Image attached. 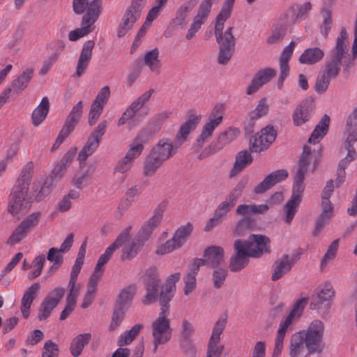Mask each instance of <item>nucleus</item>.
<instances>
[{
  "label": "nucleus",
  "instance_id": "obj_1",
  "mask_svg": "<svg viewBox=\"0 0 357 357\" xmlns=\"http://www.w3.org/2000/svg\"><path fill=\"white\" fill-rule=\"evenodd\" d=\"M188 114L189 119L181 126L174 142L169 139H160L146 157L143 165V174L145 176L154 175L166 160L175 155L177 149L186 140L189 133L199 124L201 120L200 115H196L193 110L189 111Z\"/></svg>",
  "mask_w": 357,
  "mask_h": 357
},
{
  "label": "nucleus",
  "instance_id": "obj_2",
  "mask_svg": "<svg viewBox=\"0 0 357 357\" xmlns=\"http://www.w3.org/2000/svg\"><path fill=\"white\" fill-rule=\"evenodd\" d=\"M180 273H175L169 275L166 280L165 285L162 287L159 301L161 306L158 317L152 323V336L153 352L156 353L161 344L169 342L172 337V328L170 321L167 318L169 314V303L172 299L176 291V283L180 279Z\"/></svg>",
  "mask_w": 357,
  "mask_h": 357
},
{
  "label": "nucleus",
  "instance_id": "obj_3",
  "mask_svg": "<svg viewBox=\"0 0 357 357\" xmlns=\"http://www.w3.org/2000/svg\"><path fill=\"white\" fill-rule=\"evenodd\" d=\"M312 159L311 149L305 145L300 156L298 166L294 176L292 194L284 207L285 222L290 224L298 211L305 190V176Z\"/></svg>",
  "mask_w": 357,
  "mask_h": 357
},
{
  "label": "nucleus",
  "instance_id": "obj_4",
  "mask_svg": "<svg viewBox=\"0 0 357 357\" xmlns=\"http://www.w3.org/2000/svg\"><path fill=\"white\" fill-rule=\"evenodd\" d=\"M33 168V165L31 162L23 167L10 195L8 210L17 219L25 215L31 206L32 201L28 197V192Z\"/></svg>",
  "mask_w": 357,
  "mask_h": 357
},
{
  "label": "nucleus",
  "instance_id": "obj_5",
  "mask_svg": "<svg viewBox=\"0 0 357 357\" xmlns=\"http://www.w3.org/2000/svg\"><path fill=\"white\" fill-rule=\"evenodd\" d=\"M247 182L248 180L246 178L239 181L226 196L225 200L219 204L214 211L213 217L207 221L204 227L205 231H211L215 227L220 225L226 219L227 213L234 207L238 199L242 195Z\"/></svg>",
  "mask_w": 357,
  "mask_h": 357
},
{
  "label": "nucleus",
  "instance_id": "obj_6",
  "mask_svg": "<svg viewBox=\"0 0 357 357\" xmlns=\"http://www.w3.org/2000/svg\"><path fill=\"white\" fill-rule=\"evenodd\" d=\"M349 38L348 33L344 27L341 29L340 33L337 38L335 47L331 50L329 56L333 57L337 53L340 54L339 59L341 61L338 65L343 68L344 73L348 74L351 68L354 66V62L357 58V36H354L352 45V54H349ZM340 63V61H338Z\"/></svg>",
  "mask_w": 357,
  "mask_h": 357
},
{
  "label": "nucleus",
  "instance_id": "obj_7",
  "mask_svg": "<svg viewBox=\"0 0 357 357\" xmlns=\"http://www.w3.org/2000/svg\"><path fill=\"white\" fill-rule=\"evenodd\" d=\"M324 331V323L318 319L312 321L306 330L300 331L305 340L308 355L321 354L323 351Z\"/></svg>",
  "mask_w": 357,
  "mask_h": 357
},
{
  "label": "nucleus",
  "instance_id": "obj_8",
  "mask_svg": "<svg viewBox=\"0 0 357 357\" xmlns=\"http://www.w3.org/2000/svg\"><path fill=\"white\" fill-rule=\"evenodd\" d=\"M340 54L330 56L326 59L324 68L318 73L316 82L314 86V90L317 93L322 94L326 91L330 84L331 80L335 79L340 75L341 67L338 65Z\"/></svg>",
  "mask_w": 357,
  "mask_h": 357
},
{
  "label": "nucleus",
  "instance_id": "obj_9",
  "mask_svg": "<svg viewBox=\"0 0 357 357\" xmlns=\"http://www.w3.org/2000/svg\"><path fill=\"white\" fill-rule=\"evenodd\" d=\"M149 140L146 132H142L135 138L126 155L120 159L114 168V173L126 174L132 167L135 160L142 154L144 150L143 143Z\"/></svg>",
  "mask_w": 357,
  "mask_h": 357
},
{
  "label": "nucleus",
  "instance_id": "obj_10",
  "mask_svg": "<svg viewBox=\"0 0 357 357\" xmlns=\"http://www.w3.org/2000/svg\"><path fill=\"white\" fill-rule=\"evenodd\" d=\"M101 6V0H93L89 4L87 12L82 17L81 27L70 31L68 38L70 41H76L92 32L91 26L99 17Z\"/></svg>",
  "mask_w": 357,
  "mask_h": 357
},
{
  "label": "nucleus",
  "instance_id": "obj_11",
  "mask_svg": "<svg viewBox=\"0 0 357 357\" xmlns=\"http://www.w3.org/2000/svg\"><path fill=\"white\" fill-rule=\"evenodd\" d=\"M240 134L237 128L229 127L220 132L213 142L207 146L199 155V160L206 159L213 154L219 152L227 144L233 142Z\"/></svg>",
  "mask_w": 357,
  "mask_h": 357
},
{
  "label": "nucleus",
  "instance_id": "obj_12",
  "mask_svg": "<svg viewBox=\"0 0 357 357\" xmlns=\"http://www.w3.org/2000/svg\"><path fill=\"white\" fill-rule=\"evenodd\" d=\"M107 127V122L106 120H103L91 132L85 144L78 154L77 160L80 165L98 148L102 137L106 132Z\"/></svg>",
  "mask_w": 357,
  "mask_h": 357
},
{
  "label": "nucleus",
  "instance_id": "obj_13",
  "mask_svg": "<svg viewBox=\"0 0 357 357\" xmlns=\"http://www.w3.org/2000/svg\"><path fill=\"white\" fill-rule=\"evenodd\" d=\"M233 29V26H229L220 38L215 37L216 42L220 45L218 55L219 64L226 65L234 54L236 39L232 33Z\"/></svg>",
  "mask_w": 357,
  "mask_h": 357
},
{
  "label": "nucleus",
  "instance_id": "obj_14",
  "mask_svg": "<svg viewBox=\"0 0 357 357\" xmlns=\"http://www.w3.org/2000/svg\"><path fill=\"white\" fill-rule=\"evenodd\" d=\"M192 231V225L188 222L185 225L181 226L175 231L173 237L160 246L156 253L165 255L180 248L187 241Z\"/></svg>",
  "mask_w": 357,
  "mask_h": 357
},
{
  "label": "nucleus",
  "instance_id": "obj_15",
  "mask_svg": "<svg viewBox=\"0 0 357 357\" xmlns=\"http://www.w3.org/2000/svg\"><path fill=\"white\" fill-rule=\"evenodd\" d=\"M144 7L136 1H132L127 7L117 29V36L122 38L132 29L134 24L140 18Z\"/></svg>",
  "mask_w": 357,
  "mask_h": 357
},
{
  "label": "nucleus",
  "instance_id": "obj_16",
  "mask_svg": "<svg viewBox=\"0 0 357 357\" xmlns=\"http://www.w3.org/2000/svg\"><path fill=\"white\" fill-rule=\"evenodd\" d=\"M224 105H217L214 107L204 123L202 130L197 139L199 148L212 135L215 128L222 122Z\"/></svg>",
  "mask_w": 357,
  "mask_h": 357
},
{
  "label": "nucleus",
  "instance_id": "obj_17",
  "mask_svg": "<svg viewBox=\"0 0 357 357\" xmlns=\"http://www.w3.org/2000/svg\"><path fill=\"white\" fill-rule=\"evenodd\" d=\"M83 113V102L79 101L69 112L66 121L56 138L55 146L61 145L79 122Z\"/></svg>",
  "mask_w": 357,
  "mask_h": 357
},
{
  "label": "nucleus",
  "instance_id": "obj_18",
  "mask_svg": "<svg viewBox=\"0 0 357 357\" xmlns=\"http://www.w3.org/2000/svg\"><path fill=\"white\" fill-rule=\"evenodd\" d=\"M144 287L146 294L142 299L144 305H148L156 302L158 298V288L160 280L155 268H148L145 273Z\"/></svg>",
  "mask_w": 357,
  "mask_h": 357
},
{
  "label": "nucleus",
  "instance_id": "obj_19",
  "mask_svg": "<svg viewBox=\"0 0 357 357\" xmlns=\"http://www.w3.org/2000/svg\"><path fill=\"white\" fill-rule=\"evenodd\" d=\"M40 216V212L29 214L13 231L8 240V243L15 245L24 239L38 225Z\"/></svg>",
  "mask_w": 357,
  "mask_h": 357
},
{
  "label": "nucleus",
  "instance_id": "obj_20",
  "mask_svg": "<svg viewBox=\"0 0 357 357\" xmlns=\"http://www.w3.org/2000/svg\"><path fill=\"white\" fill-rule=\"evenodd\" d=\"M63 287H56L45 297L40 303L38 318L40 321L46 320L51 314L52 310L57 306L65 294Z\"/></svg>",
  "mask_w": 357,
  "mask_h": 357
},
{
  "label": "nucleus",
  "instance_id": "obj_21",
  "mask_svg": "<svg viewBox=\"0 0 357 357\" xmlns=\"http://www.w3.org/2000/svg\"><path fill=\"white\" fill-rule=\"evenodd\" d=\"M276 131L273 126H267L261 129L259 133H257L250 141V149L251 151L260 153L266 150L275 141Z\"/></svg>",
  "mask_w": 357,
  "mask_h": 357
},
{
  "label": "nucleus",
  "instance_id": "obj_22",
  "mask_svg": "<svg viewBox=\"0 0 357 357\" xmlns=\"http://www.w3.org/2000/svg\"><path fill=\"white\" fill-rule=\"evenodd\" d=\"M250 245L242 240H236L234 242V255L231 256L229 262V269L232 272H238L242 270L248 262L250 255Z\"/></svg>",
  "mask_w": 357,
  "mask_h": 357
},
{
  "label": "nucleus",
  "instance_id": "obj_23",
  "mask_svg": "<svg viewBox=\"0 0 357 357\" xmlns=\"http://www.w3.org/2000/svg\"><path fill=\"white\" fill-rule=\"evenodd\" d=\"M214 0H203L199 6L197 13L194 17L192 24L188 30L185 38L187 40L192 39L202 26L206 22L211 13Z\"/></svg>",
  "mask_w": 357,
  "mask_h": 357
},
{
  "label": "nucleus",
  "instance_id": "obj_24",
  "mask_svg": "<svg viewBox=\"0 0 357 357\" xmlns=\"http://www.w3.org/2000/svg\"><path fill=\"white\" fill-rule=\"evenodd\" d=\"M165 208L166 204L165 203H160L157 206L153 211V215L144 222L142 228L138 231L137 235L139 238H142L144 241L149 239L153 230L160 225Z\"/></svg>",
  "mask_w": 357,
  "mask_h": 357
},
{
  "label": "nucleus",
  "instance_id": "obj_25",
  "mask_svg": "<svg viewBox=\"0 0 357 357\" xmlns=\"http://www.w3.org/2000/svg\"><path fill=\"white\" fill-rule=\"evenodd\" d=\"M132 227L126 228L116 238L114 242L107 248L105 252L100 256L95 266L96 271H102L103 266L109 261L114 252L119 248L128 239L131 231Z\"/></svg>",
  "mask_w": 357,
  "mask_h": 357
},
{
  "label": "nucleus",
  "instance_id": "obj_26",
  "mask_svg": "<svg viewBox=\"0 0 357 357\" xmlns=\"http://www.w3.org/2000/svg\"><path fill=\"white\" fill-rule=\"evenodd\" d=\"M243 242L249 243L250 255L252 257L259 258L264 253L271 252V240L264 235L251 234L248 240Z\"/></svg>",
  "mask_w": 357,
  "mask_h": 357
},
{
  "label": "nucleus",
  "instance_id": "obj_27",
  "mask_svg": "<svg viewBox=\"0 0 357 357\" xmlns=\"http://www.w3.org/2000/svg\"><path fill=\"white\" fill-rule=\"evenodd\" d=\"M314 102L311 98L301 102L294 110L292 119L295 126H300L308 121L314 112Z\"/></svg>",
  "mask_w": 357,
  "mask_h": 357
},
{
  "label": "nucleus",
  "instance_id": "obj_28",
  "mask_svg": "<svg viewBox=\"0 0 357 357\" xmlns=\"http://www.w3.org/2000/svg\"><path fill=\"white\" fill-rule=\"evenodd\" d=\"M276 75V70L272 68H266L259 70L253 77L250 84L248 85L246 93L251 95L263 85L271 81Z\"/></svg>",
  "mask_w": 357,
  "mask_h": 357
},
{
  "label": "nucleus",
  "instance_id": "obj_29",
  "mask_svg": "<svg viewBox=\"0 0 357 357\" xmlns=\"http://www.w3.org/2000/svg\"><path fill=\"white\" fill-rule=\"evenodd\" d=\"M153 92V89H149L142 94L137 100L133 101L119 119L118 126L125 124L127 121L132 118L136 112H138L150 99Z\"/></svg>",
  "mask_w": 357,
  "mask_h": 357
},
{
  "label": "nucleus",
  "instance_id": "obj_30",
  "mask_svg": "<svg viewBox=\"0 0 357 357\" xmlns=\"http://www.w3.org/2000/svg\"><path fill=\"white\" fill-rule=\"evenodd\" d=\"M295 263L296 259L293 256L288 255H282L273 265V272L271 275V280L275 282L282 278L290 271Z\"/></svg>",
  "mask_w": 357,
  "mask_h": 357
},
{
  "label": "nucleus",
  "instance_id": "obj_31",
  "mask_svg": "<svg viewBox=\"0 0 357 357\" xmlns=\"http://www.w3.org/2000/svg\"><path fill=\"white\" fill-rule=\"evenodd\" d=\"M94 46L95 42L92 40H87L84 43L74 76L79 77L85 73L92 58V51Z\"/></svg>",
  "mask_w": 357,
  "mask_h": 357
},
{
  "label": "nucleus",
  "instance_id": "obj_32",
  "mask_svg": "<svg viewBox=\"0 0 357 357\" xmlns=\"http://www.w3.org/2000/svg\"><path fill=\"white\" fill-rule=\"evenodd\" d=\"M205 265L218 268L225 261V251L222 247L211 245L205 249L204 259Z\"/></svg>",
  "mask_w": 357,
  "mask_h": 357
},
{
  "label": "nucleus",
  "instance_id": "obj_33",
  "mask_svg": "<svg viewBox=\"0 0 357 357\" xmlns=\"http://www.w3.org/2000/svg\"><path fill=\"white\" fill-rule=\"evenodd\" d=\"M296 319L294 317L288 314L284 319L282 320L279 328L277 331V335L275 340V347L272 354V357H279L283 349L284 340L288 328L291 325L293 321Z\"/></svg>",
  "mask_w": 357,
  "mask_h": 357
},
{
  "label": "nucleus",
  "instance_id": "obj_34",
  "mask_svg": "<svg viewBox=\"0 0 357 357\" xmlns=\"http://www.w3.org/2000/svg\"><path fill=\"white\" fill-rule=\"evenodd\" d=\"M59 178L53 176V173L47 177L43 182L40 181H35L33 183V188H35V199L37 202H40L48 196L52 191V188L54 182L59 181Z\"/></svg>",
  "mask_w": 357,
  "mask_h": 357
},
{
  "label": "nucleus",
  "instance_id": "obj_35",
  "mask_svg": "<svg viewBox=\"0 0 357 357\" xmlns=\"http://www.w3.org/2000/svg\"><path fill=\"white\" fill-rule=\"evenodd\" d=\"M347 150V155L342 159L337 166L336 172L335 185L337 188L340 187L345 180L346 172L345 169L349 166L351 161H354L357 158V153L354 147H345Z\"/></svg>",
  "mask_w": 357,
  "mask_h": 357
},
{
  "label": "nucleus",
  "instance_id": "obj_36",
  "mask_svg": "<svg viewBox=\"0 0 357 357\" xmlns=\"http://www.w3.org/2000/svg\"><path fill=\"white\" fill-rule=\"evenodd\" d=\"M40 289L39 283H33L24 293L21 301V311L23 317L27 319L29 316L31 305Z\"/></svg>",
  "mask_w": 357,
  "mask_h": 357
},
{
  "label": "nucleus",
  "instance_id": "obj_37",
  "mask_svg": "<svg viewBox=\"0 0 357 357\" xmlns=\"http://www.w3.org/2000/svg\"><path fill=\"white\" fill-rule=\"evenodd\" d=\"M40 289L39 283H33L24 293L21 301V311L23 317L27 319L29 316L31 305Z\"/></svg>",
  "mask_w": 357,
  "mask_h": 357
},
{
  "label": "nucleus",
  "instance_id": "obj_38",
  "mask_svg": "<svg viewBox=\"0 0 357 357\" xmlns=\"http://www.w3.org/2000/svg\"><path fill=\"white\" fill-rule=\"evenodd\" d=\"M324 55V51L319 47L307 48L300 55L298 61L303 64L312 65L319 62Z\"/></svg>",
  "mask_w": 357,
  "mask_h": 357
},
{
  "label": "nucleus",
  "instance_id": "obj_39",
  "mask_svg": "<svg viewBox=\"0 0 357 357\" xmlns=\"http://www.w3.org/2000/svg\"><path fill=\"white\" fill-rule=\"evenodd\" d=\"M322 211L316 222L314 234L319 232L324 227L326 223L333 217V206L329 199H322Z\"/></svg>",
  "mask_w": 357,
  "mask_h": 357
},
{
  "label": "nucleus",
  "instance_id": "obj_40",
  "mask_svg": "<svg viewBox=\"0 0 357 357\" xmlns=\"http://www.w3.org/2000/svg\"><path fill=\"white\" fill-rule=\"evenodd\" d=\"M330 121V117L327 114H324L321 117L320 121L314 128L308 139L309 143L316 144L327 134Z\"/></svg>",
  "mask_w": 357,
  "mask_h": 357
},
{
  "label": "nucleus",
  "instance_id": "obj_41",
  "mask_svg": "<svg viewBox=\"0 0 357 357\" xmlns=\"http://www.w3.org/2000/svg\"><path fill=\"white\" fill-rule=\"evenodd\" d=\"M252 162V157L248 151H240L236 156V160L229 172V176L231 178L235 176Z\"/></svg>",
  "mask_w": 357,
  "mask_h": 357
},
{
  "label": "nucleus",
  "instance_id": "obj_42",
  "mask_svg": "<svg viewBox=\"0 0 357 357\" xmlns=\"http://www.w3.org/2000/svg\"><path fill=\"white\" fill-rule=\"evenodd\" d=\"M33 68H26L11 82V89L16 93H22L28 86L33 77Z\"/></svg>",
  "mask_w": 357,
  "mask_h": 357
},
{
  "label": "nucleus",
  "instance_id": "obj_43",
  "mask_svg": "<svg viewBox=\"0 0 357 357\" xmlns=\"http://www.w3.org/2000/svg\"><path fill=\"white\" fill-rule=\"evenodd\" d=\"M334 294L335 291L331 284L329 283L325 284L317 296L312 298V301L310 303V308L312 310L319 308L324 301H329L334 296Z\"/></svg>",
  "mask_w": 357,
  "mask_h": 357
},
{
  "label": "nucleus",
  "instance_id": "obj_44",
  "mask_svg": "<svg viewBox=\"0 0 357 357\" xmlns=\"http://www.w3.org/2000/svg\"><path fill=\"white\" fill-rule=\"evenodd\" d=\"M91 339V334L85 333L79 334L71 342L70 354L73 357L79 356L86 345L89 344Z\"/></svg>",
  "mask_w": 357,
  "mask_h": 357
},
{
  "label": "nucleus",
  "instance_id": "obj_45",
  "mask_svg": "<svg viewBox=\"0 0 357 357\" xmlns=\"http://www.w3.org/2000/svg\"><path fill=\"white\" fill-rule=\"evenodd\" d=\"M233 230L235 236H243L256 227L255 220L249 215H243Z\"/></svg>",
  "mask_w": 357,
  "mask_h": 357
},
{
  "label": "nucleus",
  "instance_id": "obj_46",
  "mask_svg": "<svg viewBox=\"0 0 357 357\" xmlns=\"http://www.w3.org/2000/svg\"><path fill=\"white\" fill-rule=\"evenodd\" d=\"M136 292V285L132 284L126 287L120 291L115 305L123 307L125 311H126L131 304Z\"/></svg>",
  "mask_w": 357,
  "mask_h": 357
},
{
  "label": "nucleus",
  "instance_id": "obj_47",
  "mask_svg": "<svg viewBox=\"0 0 357 357\" xmlns=\"http://www.w3.org/2000/svg\"><path fill=\"white\" fill-rule=\"evenodd\" d=\"M305 348V342L302 333L300 331L294 333L290 339L289 356L298 357L304 351Z\"/></svg>",
  "mask_w": 357,
  "mask_h": 357
},
{
  "label": "nucleus",
  "instance_id": "obj_48",
  "mask_svg": "<svg viewBox=\"0 0 357 357\" xmlns=\"http://www.w3.org/2000/svg\"><path fill=\"white\" fill-rule=\"evenodd\" d=\"M49 106L48 98L47 97L43 98L40 105L32 113V123L35 126H38L45 119L49 112Z\"/></svg>",
  "mask_w": 357,
  "mask_h": 357
},
{
  "label": "nucleus",
  "instance_id": "obj_49",
  "mask_svg": "<svg viewBox=\"0 0 357 357\" xmlns=\"http://www.w3.org/2000/svg\"><path fill=\"white\" fill-rule=\"evenodd\" d=\"M76 151L77 150L75 148L66 152V153L61 158L59 163L52 171L53 173V176H56V178H59L63 176L65 170L72 163L75 156Z\"/></svg>",
  "mask_w": 357,
  "mask_h": 357
},
{
  "label": "nucleus",
  "instance_id": "obj_50",
  "mask_svg": "<svg viewBox=\"0 0 357 357\" xmlns=\"http://www.w3.org/2000/svg\"><path fill=\"white\" fill-rule=\"evenodd\" d=\"M144 241L139 236L135 238L129 245L125 246L122 250L121 259L130 260L133 259L144 245Z\"/></svg>",
  "mask_w": 357,
  "mask_h": 357
},
{
  "label": "nucleus",
  "instance_id": "obj_51",
  "mask_svg": "<svg viewBox=\"0 0 357 357\" xmlns=\"http://www.w3.org/2000/svg\"><path fill=\"white\" fill-rule=\"evenodd\" d=\"M268 210L267 204H240L237 206L236 213L240 215L250 214H263Z\"/></svg>",
  "mask_w": 357,
  "mask_h": 357
},
{
  "label": "nucleus",
  "instance_id": "obj_52",
  "mask_svg": "<svg viewBox=\"0 0 357 357\" xmlns=\"http://www.w3.org/2000/svg\"><path fill=\"white\" fill-rule=\"evenodd\" d=\"M144 63L153 73H159L161 62L159 60V51L157 48L148 51L144 58Z\"/></svg>",
  "mask_w": 357,
  "mask_h": 357
},
{
  "label": "nucleus",
  "instance_id": "obj_53",
  "mask_svg": "<svg viewBox=\"0 0 357 357\" xmlns=\"http://www.w3.org/2000/svg\"><path fill=\"white\" fill-rule=\"evenodd\" d=\"M198 1L199 0H190L182 4L176 11L174 19V22L178 26L185 25L188 13L197 4Z\"/></svg>",
  "mask_w": 357,
  "mask_h": 357
},
{
  "label": "nucleus",
  "instance_id": "obj_54",
  "mask_svg": "<svg viewBox=\"0 0 357 357\" xmlns=\"http://www.w3.org/2000/svg\"><path fill=\"white\" fill-rule=\"evenodd\" d=\"M142 327L143 326L142 324H135L130 330L124 332L121 335L118 344L120 347L130 344L138 335Z\"/></svg>",
  "mask_w": 357,
  "mask_h": 357
},
{
  "label": "nucleus",
  "instance_id": "obj_55",
  "mask_svg": "<svg viewBox=\"0 0 357 357\" xmlns=\"http://www.w3.org/2000/svg\"><path fill=\"white\" fill-rule=\"evenodd\" d=\"M323 15V22L321 26L320 32L326 38L332 27V13L330 9L324 8L321 10Z\"/></svg>",
  "mask_w": 357,
  "mask_h": 357
},
{
  "label": "nucleus",
  "instance_id": "obj_56",
  "mask_svg": "<svg viewBox=\"0 0 357 357\" xmlns=\"http://www.w3.org/2000/svg\"><path fill=\"white\" fill-rule=\"evenodd\" d=\"M215 270L213 273V286L216 289L220 288L228 274V271L226 267L218 266V268H213Z\"/></svg>",
  "mask_w": 357,
  "mask_h": 357
},
{
  "label": "nucleus",
  "instance_id": "obj_57",
  "mask_svg": "<svg viewBox=\"0 0 357 357\" xmlns=\"http://www.w3.org/2000/svg\"><path fill=\"white\" fill-rule=\"evenodd\" d=\"M126 312L125 308L115 305L109 325L110 331H114L120 326L124 319Z\"/></svg>",
  "mask_w": 357,
  "mask_h": 357
},
{
  "label": "nucleus",
  "instance_id": "obj_58",
  "mask_svg": "<svg viewBox=\"0 0 357 357\" xmlns=\"http://www.w3.org/2000/svg\"><path fill=\"white\" fill-rule=\"evenodd\" d=\"M339 245V241L335 240L333 241L328 248V250L325 255H324L321 261V268H323L324 266L327 265V264L335 259L337 249Z\"/></svg>",
  "mask_w": 357,
  "mask_h": 357
},
{
  "label": "nucleus",
  "instance_id": "obj_59",
  "mask_svg": "<svg viewBox=\"0 0 357 357\" xmlns=\"http://www.w3.org/2000/svg\"><path fill=\"white\" fill-rule=\"evenodd\" d=\"M195 333V328L192 323L187 319L182 321L180 338L181 341L188 342L191 340Z\"/></svg>",
  "mask_w": 357,
  "mask_h": 357
},
{
  "label": "nucleus",
  "instance_id": "obj_60",
  "mask_svg": "<svg viewBox=\"0 0 357 357\" xmlns=\"http://www.w3.org/2000/svg\"><path fill=\"white\" fill-rule=\"evenodd\" d=\"M227 324V318L220 317L215 323L212 334L209 340H220V335L223 333Z\"/></svg>",
  "mask_w": 357,
  "mask_h": 357
},
{
  "label": "nucleus",
  "instance_id": "obj_61",
  "mask_svg": "<svg viewBox=\"0 0 357 357\" xmlns=\"http://www.w3.org/2000/svg\"><path fill=\"white\" fill-rule=\"evenodd\" d=\"M220 341L209 340L207 346L206 357H220L224 350L223 345H219Z\"/></svg>",
  "mask_w": 357,
  "mask_h": 357
},
{
  "label": "nucleus",
  "instance_id": "obj_62",
  "mask_svg": "<svg viewBox=\"0 0 357 357\" xmlns=\"http://www.w3.org/2000/svg\"><path fill=\"white\" fill-rule=\"evenodd\" d=\"M268 111V105L266 104V100L262 98L259 100L256 108L249 114V116L251 119H258L266 114Z\"/></svg>",
  "mask_w": 357,
  "mask_h": 357
},
{
  "label": "nucleus",
  "instance_id": "obj_63",
  "mask_svg": "<svg viewBox=\"0 0 357 357\" xmlns=\"http://www.w3.org/2000/svg\"><path fill=\"white\" fill-rule=\"evenodd\" d=\"M59 353L58 345L52 340H47L44 344L42 357H58Z\"/></svg>",
  "mask_w": 357,
  "mask_h": 357
},
{
  "label": "nucleus",
  "instance_id": "obj_64",
  "mask_svg": "<svg viewBox=\"0 0 357 357\" xmlns=\"http://www.w3.org/2000/svg\"><path fill=\"white\" fill-rule=\"evenodd\" d=\"M275 185V183L272 178V176L269 174L261 183H259L255 187L254 192L256 194H262L271 188Z\"/></svg>",
  "mask_w": 357,
  "mask_h": 357
}]
</instances>
